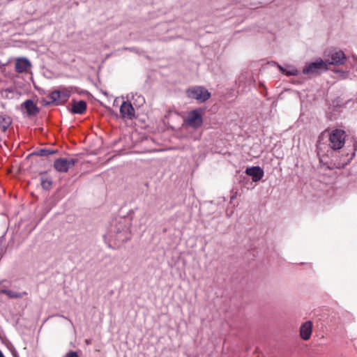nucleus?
Listing matches in <instances>:
<instances>
[{"label": "nucleus", "instance_id": "6", "mask_svg": "<svg viewBox=\"0 0 357 357\" xmlns=\"http://www.w3.org/2000/svg\"><path fill=\"white\" fill-rule=\"evenodd\" d=\"M71 95V90L67 88H63L59 90H55L52 91L49 98L51 99L52 102L56 105H60L66 102Z\"/></svg>", "mask_w": 357, "mask_h": 357}, {"label": "nucleus", "instance_id": "17", "mask_svg": "<svg viewBox=\"0 0 357 357\" xmlns=\"http://www.w3.org/2000/svg\"><path fill=\"white\" fill-rule=\"evenodd\" d=\"M278 68H279L280 70L283 74L289 75H289H297L298 73V70L293 66H290L288 68H284L281 66L278 65Z\"/></svg>", "mask_w": 357, "mask_h": 357}, {"label": "nucleus", "instance_id": "11", "mask_svg": "<svg viewBox=\"0 0 357 357\" xmlns=\"http://www.w3.org/2000/svg\"><path fill=\"white\" fill-rule=\"evenodd\" d=\"M312 332V323L310 321L304 322L300 328V336L304 340L310 338Z\"/></svg>", "mask_w": 357, "mask_h": 357}, {"label": "nucleus", "instance_id": "19", "mask_svg": "<svg viewBox=\"0 0 357 357\" xmlns=\"http://www.w3.org/2000/svg\"><path fill=\"white\" fill-rule=\"evenodd\" d=\"M55 151L50 149H40L38 152V155L40 156H47L54 153Z\"/></svg>", "mask_w": 357, "mask_h": 357}, {"label": "nucleus", "instance_id": "4", "mask_svg": "<svg viewBox=\"0 0 357 357\" xmlns=\"http://www.w3.org/2000/svg\"><path fill=\"white\" fill-rule=\"evenodd\" d=\"M189 98L195 99L199 102H204L211 97V93L203 86H193L187 90Z\"/></svg>", "mask_w": 357, "mask_h": 357}, {"label": "nucleus", "instance_id": "14", "mask_svg": "<svg viewBox=\"0 0 357 357\" xmlns=\"http://www.w3.org/2000/svg\"><path fill=\"white\" fill-rule=\"evenodd\" d=\"M86 109V103L84 100L75 102L72 105V112L74 114H83Z\"/></svg>", "mask_w": 357, "mask_h": 357}, {"label": "nucleus", "instance_id": "1", "mask_svg": "<svg viewBox=\"0 0 357 357\" xmlns=\"http://www.w3.org/2000/svg\"><path fill=\"white\" fill-rule=\"evenodd\" d=\"M108 237L111 240L118 243H124L131 237L130 231V223L127 220L122 219L112 226L108 233Z\"/></svg>", "mask_w": 357, "mask_h": 357}, {"label": "nucleus", "instance_id": "22", "mask_svg": "<svg viewBox=\"0 0 357 357\" xmlns=\"http://www.w3.org/2000/svg\"><path fill=\"white\" fill-rule=\"evenodd\" d=\"M236 197V192H235L230 198L231 201L234 200Z\"/></svg>", "mask_w": 357, "mask_h": 357}, {"label": "nucleus", "instance_id": "8", "mask_svg": "<svg viewBox=\"0 0 357 357\" xmlns=\"http://www.w3.org/2000/svg\"><path fill=\"white\" fill-rule=\"evenodd\" d=\"M76 162L77 160L74 158H61L54 161V167L59 172H67L75 165Z\"/></svg>", "mask_w": 357, "mask_h": 357}, {"label": "nucleus", "instance_id": "3", "mask_svg": "<svg viewBox=\"0 0 357 357\" xmlns=\"http://www.w3.org/2000/svg\"><path fill=\"white\" fill-rule=\"evenodd\" d=\"M203 123L202 112L200 109L190 111L183 119V126H189L194 129L199 128Z\"/></svg>", "mask_w": 357, "mask_h": 357}, {"label": "nucleus", "instance_id": "12", "mask_svg": "<svg viewBox=\"0 0 357 357\" xmlns=\"http://www.w3.org/2000/svg\"><path fill=\"white\" fill-rule=\"evenodd\" d=\"M30 67L31 63L26 58L18 59L15 62V70L20 73L26 72Z\"/></svg>", "mask_w": 357, "mask_h": 357}, {"label": "nucleus", "instance_id": "5", "mask_svg": "<svg viewBox=\"0 0 357 357\" xmlns=\"http://www.w3.org/2000/svg\"><path fill=\"white\" fill-rule=\"evenodd\" d=\"M328 69V68L327 67V62L324 61L321 59H319L314 62L307 64L304 67L303 73L305 75L318 74L324 70H327Z\"/></svg>", "mask_w": 357, "mask_h": 357}, {"label": "nucleus", "instance_id": "7", "mask_svg": "<svg viewBox=\"0 0 357 357\" xmlns=\"http://www.w3.org/2000/svg\"><path fill=\"white\" fill-rule=\"evenodd\" d=\"M346 61L347 56L344 52L342 50H335L332 51L329 54L328 59L325 61L327 62V65L342 66L345 63Z\"/></svg>", "mask_w": 357, "mask_h": 357}, {"label": "nucleus", "instance_id": "9", "mask_svg": "<svg viewBox=\"0 0 357 357\" xmlns=\"http://www.w3.org/2000/svg\"><path fill=\"white\" fill-rule=\"evenodd\" d=\"M121 117L132 119L135 116V109L132 104L128 101H123L120 107Z\"/></svg>", "mask_w": 357, "mask_h": 357}, {"label": "nucleus", "instance_id": "18", "mask_svg": "<svg viewBox=\"0 0 357 357\" xmlns=\"http://www.w3.org/2000/svg\"><path fill=\"white\" fill-rule=\"evenodd\" d=\"M40 183L43 189L49 190L52 184L51 178L47 176H41Z\"/></svg>", "mask_w": 357, "mask_h": 357}, {"label": "nucleus", "instance_id": "10", "mask_svg": "<svg viewBox=\"0 0 357 357\" xmlns=\"http://www.w3.org/2000/svg\"><path fill=\"white\" fill-rule=\"evenodd\" d=\"M246 174L252 176L254 182L260 181L264 176V170L259 166H254L252 167H248L245 170Z\"/></svg>", "mask_w": 357, "mask_h": 357}, {"label": "nucleus", "instance_id": "21", "mask_svg": "<svg viewBox=\"0 0 357 357\" xmlns=\"http://www.w3.org/2000/svg\"><path fill=\"white\" fill-rule=\"evenodd\" d=\"M66 357H79L75 351H70L66 354Z\"/></svg>", "mask_w": 357, "mask_h": 357}, {"label": "nucleus", "instance_id": "16", "mask_svg": "<svg viewBox=\"0 0 357 357\" xmlns=\"http://www.w3.org/2000/svg\"><path fill=\"white\" fill-rule=\"evenodd\" d=\"M1 294H6L10 298H19L27 295L26 291L17 292L13 290L2 289L0 290Z\"/></svg>", "mask_w": 357, "mask_h": 357}, {"label": "nucleus", "instance_id": "2", "mask_svg": "<svg viewBox=\"0 0 357 357\" xmlns=\"http://www.w3.org/2000/svg\"><path fill=\"white\" fill-rule=\"evenodd\" d=\"M346 133L344 130L335 129L328 135L329 146L333 150H338L343 147L345 143Z\"/></svg>", "mask_w": 357, "mask_h": 357}, {"label": "nucleus", "instance_id": "20", "mask_svg": "<svg viewBox=\"0 0 357 357\" xmlns=\"http://www.w3.org/2000/svg\"><path fill=\"white\" fill-rule=\"evenodd\" d=\"M336 73L337 74H339L340 77L343 78V79L347 78L348 75H349V72L348 71L337 70Z\"/></svg>", "mask_w": 357, "mask_h": 357}, {"label": "nucleus", "instance_id": "23", "mask_svg": "<svg viewBox=\"0 0 357 357\" xmlns=\"http://www.w3.org/2000/svg\"><path fill=\"white\" fill-rule=\"evenodd\" d=\"M138 98H139V99H140V100H141V102H144V98H143V97H142V96H138Z\"/></svg>", "mask_w": 357, "mask_h": 357}, {"label": "nucleus", "instance_id": "13", "mask_svg": "<svg viewBox=\"0 0 357 357\" xmlns=\"http://www.w3.org/2000/svg\"><path fill=\"white\" fill-rule=\"evenodd\" d=\"M24 107L27 114L30 116L36 115L38 113L39 109L36 105L31 100H27L24 102Z\"/></svg>", "mask_w": 357, "mask_h": 357}, {"label": "nucleus", "instance_id": "15", "mask_svg": "<svg viewBox=\"0 0 357 357\" xmlns=\"http://www.w3.org/2000/svg\"><path fill=\"white\" fill-rule=\"evenodd\" d=\"M12 123L11 118L4 114H0V128L2 131L5 132Z\"/></svg>", "mask_w": 357, "mask_h": 357}]
</instances>
